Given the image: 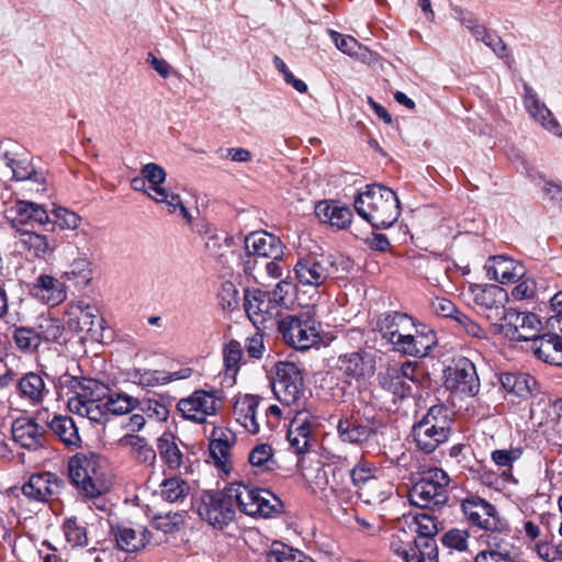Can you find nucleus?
<instances>
[{
  "label": "nucleus",
  "instance_id": "1",
  "mask_svg": "<svg viewBox=\"0 0 562 562\" xmlns=\"http://www.w3.org/2000/svg\"><path fill=\"white\" fill-rule=\"evenodd\" d=\"M353 206L357 213L376 229L391 227L401 214L396 193L378 183L366 186L364 191L356 196Z\"/></svg>",
  "mask_w": 562,
  "mask_h": 562
},
{
  "label": "nucleus",
  "instance_id": "2",
  "mask_svg": "<svg viewBox=\"0 0 562 562\" xmlns=\"http://www.w3.org/2000/svg\"><path fill=\"white\" fill-rule=\"evenodd\" d=\"M353 267V261L341 254H310L297 260L294 274L302 285L318 288L328 280L341 279Z\"/></svg>",
  "mask_w": 562,
  "mask_h": 562
},
{
  "label": "nucleus",
  "instance_id": "3",
  "mask_svg": "<svg viewBox=\"0 0 562 562\" xmlns=\"http://www.w3.org/2000/svg\"><path fill=\"white\" fill-rule=\"evenodd\" d=\"M68 473L79 494L85 498L93 499L98 509L105 510L106 504L101 495L108 490V484L100 457L95 453L72 457L68 462Z\"/></svg>",
  "mask_w": 562,
  "mask_h": 562
},
{
  "label": "nucleus",
  "instance_id": "4",
  "mask_svg": "<svg viewBox=\"0 0 562 562\" xmlns=\"http://www.w3.org/2000/svg\"><path fill=\"white\" fill-rule=\"evenodd\" d=\"M460 508L470 525L487 532L488 547L492 540L496 542L503 540L506 542L513 539L507 520L501 517L495 506L486 499L469 494L461 499Z\"/></svg>",
  "mask_w": 562,
  "mask_h": 562
},
{
  "label": "nucleus",
  "instance_id": "5",
  "mask_svg": "<svg viewBox=\"0 0 562 562\" xmlns=\"http://www.w3.org/2000/svg\"><path fill=\"white\" fill-rule=\"evenodd\" d=\"M452 423V413L446 405H432L413 426L412 434L417 448L425 453L434 452L449 439Z\"/></svg>",
  "mask_w": 562,
  "mask_h": 562
},
{
  "label": "nucleus",
  "instance_id": "6",
  "mask_svg": "<svg viewBox=\"0 0 562 562\" xmlns=\"http://www.w3.org/2000/svg\"><path fill=\"white\" fill-rule=\"evenodd\" d=\"M449 482L450 477L442 469L423 471L408 492L411 504L420 508H441L448 502Z\"/></svg>",
  "mask_w": 562,
  "mask_h": 562
},
{
  "label": "nucleus",
  "instance_id": "7",
  "mask_svg": "<svg viewBox=\"0 0 562 562\" xmlns=\"http://www.w3.org/2000/svg\"><path fill=\"white\" fill-rule=\"evenodd\" d=\"M227 487L228 498L248 516L271 517L279 513L280 502L268 490L257 488L241 482L231 483Z\"/></svg>",
  "mask_w": 562,
  "mask_h": 562
},
{
  "label": "nucleus",
  "instance_id": "8",
  "mask_svg": "<svg viewBox=\"0 0 562 562\" xmlns=\"http://www.w3.org/2000/svg\"><path fill=\"white\" fill-rule=\"evenodd\" d=\"M278 328L286 345L296 350H307L321 340L319 323L307 314L288 315Z\"/></svg>",
  "mask_w": 562,
  "mask_h": 562
},
{
  "label": "nucleus",
  "instance_id": "9",
  "mask_svg": "<svg viewBox=\"0 0 562 562\" xmlns=\"http://www.w3.org/2000/svg\"><path fill=\"white\" fill-rule=\"evenodd\" d=\"M445 387L462 397H473L480 391V379L474 363L462 356L454 357L443 371Z\"/></svg>",
  "mask_w": 562,
  "mask_h": 562
},
{
  "label": "nucleus",
  "instance_id": "10",
  "mask_svg": "<svg viewBox=\"0 0 562 562\" xmlns=\"http://www.w3.org/2000/svg\"><path fill=\"white\" fill-rule=\"evenodd\" d=\"M501 319L492 326L494 334H503L512 341L532 340L540 322L538 316L529 312H519L515 308H505Z\"/></svg>",
  "mask_w": 562,
  "mask_h": 562
},
{
  "label": "nucleus",
  "instance_id": "11",
  "mask_svg": "<svg viewBox=\"0 0 562 562\" xmlns=\"http://www.w3.org/2000/svg\"><path fill=\"white\" fill-rule=\"evenodd\" d=\"M383 427L375 416L364 417L357 413L345 416L337 424V434L342 442L361 446L375 440Z\"/></svg>",
  "mask_w": 562,
  "mask_h": 562
},
{
  "label": "nucleus",
  "instance_id": "12",
  "mask_svg": "<svg viewBox=\"0 0 562 562\" xmlns=\"http://www.w3.org/2000/svg\"><path fill=\"white\" fill-rule=\"evenodd\" d=\"M234 504L228 498L227 487L222 491H205L198 504L201 519L215 528L222 529L235 518Z\"/></svg>",
  "mask_w": 562,
  "mask_h": 562
},
{
  "label": "nucleus",
  "instance_id": "13",
  "mask_svg": "<svg viewBox=\"0 0 562 562\" xmlns=\"http://www.w3.org/2000/svg\"><path fill=\"white\" fill-rule=\"evenodd\" d=\"M221 400V390H196L190 396L181 398L177 409L183 418L203 424L209 416L217 413Z\"/></svg>",
  "mask_w": 562,
  "mask_h": 562
},
{
  "label": "nucleus",
  "instance_id": "14",
  "mask_svg": "<svg viewBox=\"0 0 562 562\" xmlns=\"http://www.w3.org/2000/svg\"><path fill=\"white\" fill-rule=\"evenodd\" d=\"M67 326L76 333H85L92 340L103 338L104 319L97 306L79 302L69 306L66 313Z\"/></svg>",
  "mask_w": 562,
  "mask_h": 562
},
{
  "label": "nucleus",
  "instance_id": "15",
  "mask_svg": "<svg viewBox=\"0 0 562 562\" xmlns=\"http://www.w3.org/2000/svg\"><path fill=\"white\" fill-rule=\"evenodd\" d=\"M476 312L485 317L491 326L496 324L505 310L507 293L496 284H475L471 286Z\"/></svg>",
  "mask_w": 562,
  "mask_h": 562
},
{
  "label": "nucleus",
  "instance_id": "16",
  "mask_svg": "<svg viewBox=\"0 0 562 562\" xmlns=\"http://www.w3.org/2000/svg\"><path fill=\"white\" fill-rule=\"evenodd\" d=\"M109 536L117 550L136 553L149 544L153 533L139 524H111Z\"/></svg>",
  "mask_w": 562,
  "mask_h": 562
},
{
  "label": "nucleus",
  "instance_id": "17",
  "mask_svg": "<svg viewBox=\"0 0 562 562\" xmlns=\"http://www.w3.org/2000/svg\"><path fill=\"white\" fill-rule=\"evenodd\" d=\"M59 384L66 386L72 394L67 403L69 411L76 402H82L86 405L103 401L109 392L105 384L94 379L77 378L69 374L60 376Z\"/></svg>",
  "mask_w": 562,
  "mask_h": 562
},
{
  "label": "nucleus",
  "instance_id": "18",
  "mask_svg": "<svg viewBox=\"0 0 562 562\" xmlns=\"http://www.w3.org/2000/svg\"><path fill=\"white\" fill-rule=\"evenodd\" d=\"M65 481L52 472L33 474L21 487L23 495L30 501L48 503L59 498Z\"/></svg>",
  "mask_w": 562,
  "mask_h": 562
},
{
  "label": "nucleus",
  "instance_id": "19",
  "mask_svg": "<svg viewBox=\"0 0 562 562\" xmlns=\"http://www.w3.org/2000/svg\"><path fill=\"white\" fill-rule=\"evenodd\" d=\"M436 333L422 325L409 330L405 336L392 346V350L403 356L424 358L436 346Z\"/></svg>",
  "mask_w": 562,
  "mask_h": 562
},
{
  "label": "nucleus",
  "instance_id": "20",
  "mask_svg": "<svg viewBox=\"0 0 562 562\" xmlns=\"http://www.w3.org/2000/svg\"><path fill=\"white\" fill-rule=\"evenodd\" d=\"M5 218L9 221L13 232L16 229H29V225H46L50 223L48 212L41 205L31 201L16 200L13 205L5 210Z\"/></svg>",
  "mask_w": 562,
  "mask_h": 562
},
{
  "label": "nucleus",
  "instance_id": "21",
  "mask_svg": "<svg viewBox=\"0 0 562 562\" xmlns=\"http://www.w3.org/2000/svg\"><path fill=\"white\" fill-rule=\"evenodd\" d=\"M336 369L346 378L360 381L373 375L375 360L371 352L359 349L340 355L336 362Z\"/></svg>",
  "mask_w": 562,
  "mask_h": 562
},
{
  "label": "nucleus",
  "instance_id": "22",
  "mask_svg": "<svg viewBox=\"0 0 562 562\" xmlns=\"http://www.w3.org/2000/svg\"><path fill=\"white\" fill-rule=\"evenodd\" d=\"M244 301L247 316L256 327L279 314V307L272 301L268 291L260 289L247 290Z\"/></svg>",
  "mask_w": 562,
  "mask_h": 562
},
{
  "label": "nucleus",
  "instance_id": "23",
  "mask_svg": "<svg viewBox=\"0 0 562 562\" xmlns=\"http://www.w3.org/2000/svg\"><path fill=\"white\" fill-rule=\"evenodd\" d=\"M292 412L294 416L290 422L286 439L296 454H303L308 450L315 418L305 408Z\"/></svg>",
  "mask_w": 562,
  "mask_h": 562
},
{
  "label": "nucleus",
  "instance_id": "24",
  "mask_svg": "<svg viewBox=\"0 0 562 562\" xmlns=\"http://www.w3.org/2000/svg\"><path fill=\"white\" fill-rule=\"evenodd\" d=\"M413 328H415L414 319L408 314L402 312H385L376 319V330L382 339L391 346Z\"/></svg>",
  "mask_w": 562,
  "mask_h": 562
},
{
  "label": "nucleus",
  "instance_id": "25",
  "mask_svg": "<svg viewBox=\"0 0 562 562\" xmlns=\"http://www.w3.org/2000/svg\"><path fill=\"white\" fill-rule=\"evenodd\" d=\"M3 161L13 175V179L26 183V190L36 193L46 191V175L43 170L37 169L29 159H15L3 156Z\"/></svg>",
  "mask_w": 562,
  "mask_h": 562
},
{
  "label": "nucleus",
  "instance_id": "26",
  "mask_svg": "<svg viewBox=\"0 0 562 562\" xmlns=\"http://www.w3.org/2000/svg\"><path fill=\"white\" fill-rule=\"evenodd\" d=\"M524 105L528 114L551 134L561 137L562 126L552 112L539 99L538 93L527 83L524 85Z\"/></svg>",
  "mask_w": 562,
  "mask_h": 562
},
{
  "label": "nucleus",
  "instance_id": "27",
  "mask_svg": "<svg viewBox=\"0 0 562 562\" xmlns=\"http://www.w3.org/2000/svg\"><path fill=\"white\" fill-rule=\"evenodd\" d=\"M75 250L77 257L72 259L63 272L61 279L71 282L76 286L83 288L92 280V262L88 257V249L74 246L70 243L65 246V251L69 255H74Z\"/></svg>",
  "mask_w": 562,
  "mask_h": 562
},
{
  "label": "nucleus",
  "instance_id": "28",
  "mask_svg": "<svg viewBox=\"0 0 562 562\" xmlns=\"http://www.w3.org/2000/svg\"><path fill=\"white\" fill-rule=\"evenodd\" d=\"M193 370L189 367L181 368L178 371L169 372L166 370L133 369L128 371V380L142 387H154L165 385L172 381L189 379Z\"/></svg>",
  "mask_w": 562,
  "mask_h": 562
},
{
  "label": "nucleus",
  "instance_id": "29",
  "mask_svg": "<svg viewBox=\"0 0 562 562\" xmlns=\"http://www.w3.org/2000/svg\"><path fill=\"white\" fill-rule=\"evenodd\" d=\"M244 248L261 259H282L284 246L279 237L267 232H252L244 239Z\"/></svg>",
  "mask_w": 562,
  "mask_h": 562
},
{
  "label": "nucleus",
  "instance_id": "30",
  "mask_svg": "<svg viewBox=\"0 0 562 562\" xmlns=\"http://www.w3.org/2000/svg\"><path fill=\"white\" fill-rule=\"evenodd\" d=\"M205 248L210 256L215 258L224 268H234L235 240L225 232L209 229L206 232Z\"/></svg>",
  "mask_w": 562,
  "mask_h": 562
},
{
  "label": "nucleus",
  "instance_id": "31",
  "mask_svg": "<svg viewBox=\"0 0 562 562\" xmlns=\"http://www.w3.org/2000/svg\"><path fill=\"white\" fill-rule=\"evenodd\" d=\"M378 469L371 468L369 464L359 463L349 471V476L353 485L362 490V494L369 497V503H381L387 498L391 487L386 491H380L374 494L375 487L379 485Z\"/></svg>",
  "mask_w": 562,
  "mask_h": 562
},
{
  "label": "nucleus",
  "instance_id": "32",
  "mask_svg": "<svg viewBox=\"0 0 562 562\" xmlns=\"http://www.w3.org/2000/svg\"><path fill=\"white\" fill-rule=\"evenodd\" d=\"M11 432L13 440L24 449L37 450L44 446L45 429L33 418L19 417L14 419Z\"/></svg>",
  "mask_w": 562,
  "mask_h": 562
},
{
  "label": "nucleus",
  "instance_id": "33",
  "mask_svg": "<svg viewBox=\"0 0 562 562\" xmlns=\"http://www.w3.org/2000/svg\"><path fill=\"white\" fill-rule=\"evenodd\" d=\"M14 243L36 258H46L56 247V240L32 229H16L12 233Z\"/></svg>",
  "mask_w": 562,
  "mask_h": 562
},
{
  "label": "nucleus",
  "instance_id": "34",
  "mask_svg": "<svg viewBox=\"0 0 562 562\" xmlns=\"http://www.w3.org/2000/svg\"><path fill=\"white\" fill-rule=\"evenodd\" d=\"M263 398L258 395L245 394L238 397L233 407V415L236 422L249 434H258L260 423L258 420V408Z\"/></svg>",
  "mask_w": 562,
  "mask_h": 562
},
{
  "label": "nucleus",
  "instance_id": "35",
  "mask_svg": "<svg viewBox=\"0 0 562 562\" xmlns=\"http://www.w3.org/2000/svg\"><path fill=\"white\" fill-rule=\"evenodd\" d=\"M30 292L32 296L50 306L59 305L67 297L64 283L48 274L38 276Z\"/></svg>",
  "mask_w": 562,
  "mask_h": 562
},
{
  "label": "nucleus",
  "instance_id": "36",
  "mask_svg": "<svg viewBox=\"0 0 562 562\" xmlns=\"http://www.w3.org/2000/svg\"><path fill=\"white\" fill-rule=\"evenodd\" d=\"M140 175L150 183L149 188L155 193V195L147 193L149 198L155 200L157 203L179 204L178 194L169 192L167 189L160 187L167 177V173L161 166L155 162H148L142 167Z\"/></svg>",
  "mask_w": 562,
  "mask_h": 562
},
{
  "label": "nucleus",
  "instance_id": "37",
  "mask_svg": "<svg viewBox=\"0 0 562 562\" xmlns=\"http://www.w3.org/2000/svg\"><path fill=\"white\" fill-rule=\"evenodd\" d=\"M315 215L322 223H327L337 229H345L352 220V211L336 201H319L315 205Z\"/></svg>",
  "mask_w": 562,
  "mask_h": 562
},
{
  "label": "nucleus",
  "instance_id": "38",
  "mask_svg": "<svg viewBox=\"0 0 562 562\" xmlns=\"http://www.w3.org/2000/svg\"><path fill=\"white\" fill-rule=\"evenodd\" d=\"M535 355L547 363L562 367V337L547 333L531 340Z\"/></svg>",
  "mask_w": 562,
  "mask_h": 562
},
{
  "label": "nucleus",
  "instance_id": "39",
  "mask_svg": "<svg viewBox=\"0 0 562 562\" xmlns=\"http://www.w3.org/2000/svg\"><path fill=\"white\" fill-rule=\"evenodd\" d=\"M20 396L32 405H40L49 394L45 381L40 373L27 372L18 382Z\"/></svg>",
  "mask_w": 562,
  "mask_h": 562
},
{
  "label": "nucleus",
  "instance_id": "40",
  "mask_svg": "<svg viewBox=\"0 0 562 562\" xmlns=\"http://www.w3.org/2000/svg\"><path fill=\"white\" fill-rule=\"evenodd\" d=\"M487 272L499 283L516 282L525 274V268L519 262L506 256H494Z\"/></svg>",
  "mask_w": 562,
  "mask_h": 562
},
{
  "label": "nucleus",
  "instance_id": "41",
  "mask_svg": "<svg viewBox=\"0 0 562 562\" xmlns=\"http://www.w3.org/2000/svg\"><path fill=\"white\" fill-rule=\"evenodd\" d=\"M47 426L66 447L74 449L81 446L78 427L70 416L54 415Z\"/></svg>",
  "mask_w": 562,
  "mask_h": 562
},
{
  "label": "nucleus",
  "instance_id": "42",
  "mask_svg": "<svg viewBox=\"0 0 562 562\" xmlns=\"http://www.w3.org/2000/svg\"><path fill=\"white\" fill-rule=\"evenodd\" d=\"M157 449L161 460L169 470H179L184 465L186 456L172 434H162L157 440Z\"/></svg>",
  "mask_w": 562,
  "mask_h": 562
},
{
  "label": "nucleus",
  "instance_id": "43",
  "mask_svg": "<svg viewBox=\"0 0 562 562\" xmlns=\"http://www.w3.org/2000/svg\"><path fill=\"white\" fill-rule=\"evenodd\" d=\"M235 441L236 435L233 430L224 427L213 428L209 449L216 463L224 464L227 461Z\"/></svg>",
  "mask_w": 562,
  "mask_h": 562
},
{
  "label": "nucleus",
  "instance_id": "44",
  "mask_svg": "<svg viewBox=\"0 0 562 562\" xmlns=\"http://www.w3.org/2000/svg\"><path fill=\"white\" fill-rule=\"evenodd\" d=\"M379 385L386 392L393 394L397 398L409 397L413 393V387L408 382L397 373L395 367H387L383 372L378 374Z\"/></svg>",
  "mask_w": 562,
  "mask_h": 562
},
{
  "label": "nucleus",
  "instance_id": "45",
  "mask_svg": "<svg viewBox=\"0 0 562 562\" xmlns=\"http://www.w3.org/2000/svg\"><path fill=\"white\" fill-rule=\"evenodd\" d=\"M502 387L508 393L525 397L531 393L536 380L526 373L504 372L499 375Z\"/></svg>",
  "mask_w": 562,
  "mask_h": 562
},
{
  "label": "nucleus",
  "instance_id": "46",
  "mask_svg": "<svg viewBox=\"0 0 562 562\" xmlns=\"http://www.w3.org/2000/svg\"><path fill=\"white\" fill-rule=\"evenodd\" d=\"M190 484L180 476L165 479L159 484L160 497L168 503H182L190 494Z\"/></svg>",
  "mask_w": 562,
  "mask_h": 562
},
{
  "label": "nucleus",
  "instance_id": "47",
  "mask_svg": "<svg viewBox=\"0 0 562 562\" xmlns=\"http://www.w3.org/2000/svg\"><path fill=\"white\" fill-rule=\"evenodd\" d=\"M406 562H439V549L436 539H414Z\"/></svg>",
  "mask_w": 562,
  "mask_h": 562
},
{
  "label": "nucleus",
  "instance_id": "48",
  "mask_svg": "<svg viewBox=\"0 0 562 562\" xmlns=\"http://www.w3.org/2000/svg\"><path fill=\"white\" fill-rule=\"evenodd\" d=\"M123 446L130 447L135 459L144 464L153 465L156 461V451L144 437L138 435H125L121 439Z\"/></svg>",
  "mask_w": 562,
  "mask_h": 562
},
{
  "label": "nucleus",
  "instance_id": "49",
  "mask_svg": "<svg viewBox=\"0 0 562 562\" xmlns=\"http://www.w3.org/2000/svg\"><path fill=\"white\" fill-rule=\"evenodd\" d=\"M273 393L277 398L286 406H295L293 409H302L304 400L303 384H284L273 382Z\"/></svg>",
  "mask_w": 562,
  "mask_h": 562
},
{
  "label": "nucleus",
  "instance_id": "50",
  "mask_svg": "<svg viewBox=\"0 0 562 562\" xmlns=\"http://www.w3.org/2000/svg\"><path fill=\"white\" fill-rule=\"evenodd\" d=\"M61 528L66 541L71 547L83 548L88 546V533L86 522L80 521L76 516H71L64 520Z\"/></svg>",
  "mask_w": 562,
  "mask_h": 562
},
{
  "label": "nucleus",
  "instance_id": "51",
  "mask_svg": "<svg viewBox=\"0 0 562 562\" xmlns=\"http://www.w3.org/2000/svg\"><path fill=\"white\" fill-rule=\"evenodd\" d=\"M510 540L490 542V549L479 552L474 562H518L510 557Z\"/></svg>",
  "mask_w": 562,
  "mask_h": 562
},
{
  "label": "nucleus",
  "instance_id": "52",
  "mask_svg": "<svg viewBox=\"0 0 562 562\" xmlns=\"http://www.w3.org/2000/svg\"><path fill=\"white\" fill-rule=\"evenodd\" d=\"M151 526L165 535H172L180 530L184 525V512H169L166 514H155L151 517Z\"/></svg>",
  "mask_w": 562,
  "mask_h": 562
},
{
  "label": "nucleus",
  "instance_id": "53",
  "mask_svg": "<svg viewBox=\"0 0 562 562\" xmlns=\"http://www.w3.org/2000/svg\"><path fill=\"white\" fill-rule=\"evenodd\" d=\"M70 412L95 424H105L109 416L104 400L86 405L82 402H76Z\"/></svg>",
  "mask_w": 562,
  "mask_h": 562
},
{
  "label": "nucleus",
  "instance_id": "54",
  "mask_svg": "<svg viewBox=\"0 0 562 562\" xmlns=\"http://www.w3.org/2000/svg\"><path fill=\"white\" fill-rule=\"evenodd\" d=\"M470 532L468 529L451 528L440 537L443 549L449 553L453 551L463 553L469 551Z\"/></svg>",
  "mask_w": 562,
  "mask_h": 562
},
{
  "label": "nucleus",
  "instance_id": "55",
  "mask_svg": "<svg viewBox=\"0 0 562 562\" xmlns=\"http://www.w3.org/2000/svg\"><path fill=\"white\" fill-rule=\"evenodd\" d=\"M267 562H314V560L300 550L283 543H273L267 553Z\"/></svg>",
  "mask_w": 562,
  "mask_h": 562
},
{
  "label": "nucleus",
  "instance_id": "56",
  "mask_svg": "<svg viewBox=\"0 0 562 562\" xmlns=\"http://www.w3.org/2000/svg\"><path fill=\"white\" fill-rule=\"evenodd\" d=\"M13 340L23 353H33L41 346L36 327H16L13 331Z\"/></svg>",
  "mask_w": 562,
  "mask_h": 562
},
{
  "label": "nucleus",
  "instance_id": "57",
  "mask_svg": "<svg viewBox=\"0 0 562 562\" xmlns=\"http://www.w3.org/2000/svg\"><path fill=\"white\" fill-rule=\"evenodd\" d=\"M36 330L41 344L44 342H60L65 333V326L58 318H42Z\"/></svg>",
  "mask_w": 562,
  "mask_h": 562
},
{
  "label": "nucleus",
  "instance_id": "58",
  "mask_svg": "<svg viewBox=\"0 0 562 562\" xmlns=\"http://www.w3.org/2000/svg\"><path fill=\"white\" fill-rule=\"evenodd\" d=\"M108 414L124 415L138 407L139 400L124 393L106 395L104 398Z\"/></svg>",
  "mask_w": 562,
  "mask_h": 562
},
{
  "label": "nucleus",
  "instance_id": "59",
  "mask_svg": "<svg viewBox=\"0 0 562 562\" xmlns=\"http://www.w3.org/2000/svg\"><path fill=\"white\" fill-rule=\"evenodd\" d=\"M243 358V347L240 342L231 340L224 348V364L226 373L235 375L239 369V363Z\"/></svg>",
  "mask_w": 562,
  "mask_h": 562
},
{
  "label": "nucleus",
  "instance_id": "60",
  "mask_svg": "<svg viewBox=\"0 0 562 562\" xmlns=\"http://www.w3.org/2000/svg\"><path fill=\"white\" fill-rule=\"evenodd\" d=\"M415 525H416V533L417 535L415 536L414 539H416V540H419L420 538L435 539L436 535L439 531L438 526H437V519L427 514L417 515L415 517Z\"/></svg>",
  "mask_w": 562,
  "mask_h": 562
},
{
  "label": "nucleus",
  "instance_id": "61",
  "mask_svg": "<svg viewBox=\"0 0 562 562\" xmlns=\"http://www.w3.org/2000/svg\"><path fill=\"white\" fill-rule=\"evenodd\" d=\"M272 458L273 453L271 446L261 443L250 451L248 460L252 467L269 470L271 469V464L274 463Z\"/></svg>",
  "mask_w": 562,
  "mask_h": 562
},
{
  "label": "nucleus",
  "instance_id": "62",
  "mask_svg": "<svg viewBox=\"0 0 562 562\" xmlns=\"http://www.w3.org/2000/svg\"><path fill=\"white\" fill-rule=\"evenodd\" d=\"M52 213L54 216V224L61 229H76L81 222V217L77 213L66 207L56 206Z\"/></svg>",
  "mask_w": 562,
  "mask_h": 562
},
{
  "label": "nucleus",
  "instance_id": "63",
  "mask_svg": "<svg viewBox=\"0 0 562 562\" xmlns=\"http://www.w3.org/2000/svg\"><path fill=\"white\" fill-rule=\"evenodd\" d=\"M328 33L335 46L344 54L356 56L361 48L359 42L350 35H344L334 30H329Z\"/></svg>",
  "mask_w": 562,
  "mask_h": 562
},
{
  "label": "nucleus",
  "instance_id": "64",
  "mask_svg": "<svg viewBox=\"0 0 562 562\" xmlns=\"http://www.w3.org/2000/svg\"><path fill=\"white\" fill-rule=\"evenodd\" d=\"M430 311L440 317L452 318L456 321L457 314L461 312L457 308L454 303L446 297L436 296L430 300Z\"/></svg>",
  "mask_w": 562,
  "mask_h": 562
}]
</instances>
